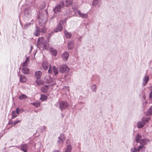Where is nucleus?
Returning <instances> with one entry per match:
<instances>
[{"label": "nucleus", "instance_id": "f257e3e1", "mask_svg": "<svg viewBox=\"0 0 152 152\" xmlns=\"http://www.w3.org/2000/svg\"><path fill=\"white\" fill-rule=\"evenodd\" d=\"M49 39L45 40L44 37H39L37 44V47L41 50H47L49 48Z\"/></svg>", "mask_w": 152, "mask_h": 152}, {"label": "nucleus", "instance_id": "f03ea898", "mask_svg": "<svg viewBox=\"0 0 152 152\" xmlns=\"http://www.w3.org/2000/svg\"><path fill=\"white\" fill-rule=\"evenodd\" d=\"M42 65L43 68L45 70H47L48 67L49 66V68L48 70V72L49 73L52 74L53 71L55 75H56L58 74V68L55 66H53V67H52L51 65H49L47 62H44L42 63Z\"/></svg>", "mask_w": 152, "mask_h": 152}, {"label": "nucleus", "instance_id": "7ed1b4c3", "mask_svg": "<svg viewBox=\"0 0 152 152\" xmlns=\"http://www.w3.org/2000/svg\"><path fill=\"white\" fill-rule=\"evenodd\" d=\"M136 142L139 143L141 145H145L149 142V140L146 138H142V137L138 134L135 138Z\"/></svg>", "mask_w": 152, "mask_h": 152}, {"label": "nucleus", "instance_id": "20e7f679", "mask_svg": "<svg viewBox=\"0 0 152 152\" xmlns=\"http://www.w3.org/2000/svg\"><path fill=\"white\" fill-rule=\"evenodd\" d=\"M38 18L39 19V24L40 26H42L45 24L47 20L46 15L40 14L38 16Z\"/></svg>", "mask_w": 152, "mask_h": 152}, {"label": "nucleus", "instance_id": "39448f33", "mask_svg": "<svg viewBox=\"0 0 152 152\" xmlns=\"http://www.w3.org/2000/svg\"><path fill=\"white\" fill-rule=\"evenodd\" d=\"M64 2H61V3L58 4H57L53 9V11L55 14H58L60 12L62 11V9L64 7Z\"/></svg>", "mask_w": 152, "mask_h": 152}, {"label": "nucleus", "instance_id": "423d86ee", "mask_svg": "<svg viewBox=\"0 0 152 152\" xmlns=\"http://www.w3.org/2000/svg\"><path fill=\"white\" fill-rule=\"evenodd\" d=\"M59 106L61 110L63 111L68 108L69 104L66 102L62 101L59 102Z\"/></svg>", "mask_w": 152, "mask_h": 152}, {"label": "nucleus", "instance_id": "0eeeda50", "mask_svg": "<svg viewBox=\"0 0 152 152\" xmlns=\"http://www.w3.org/2000/svg\"><path fill=\"white\" fill-rule=\"evenodd\" d=\"M59 70L60 72L61 73H67L69 71L70 69L67 65L64 64L62 65L60 67Z\"/></svg>", "mask_w": 152, "mask_h": 152}, {"label": "nucleus", "instance_id": "6e6552de", "mask_svg": "<svg viewBox=\"0 0 152 152\" xmlns=\"http://www.w3.org/2000/svg\"><path fill=\"white\" fill-rule=\"evenodd\" d=\"M65 23V21L62 20H61L60 21L59 24L57 28H56L55 31L56 32H57L58 31H61L62 29V24H63V23Z\"/></svg>", "mask_w": 152, "mask_h": 152}, {"label": "nucleus", "instance_id": "1a4fd4ad", "mask_svg": "<svg viewBox=\"0 0 152 152\" xmlns=\"http://www.w3.org/2000/svg\"><path fill=\"white\" fill-rule=\"evenodd\" d=\"M101 4V0H94L92 3V5L97 7H99Z\"/></svg>", "mask_w": 152, "mask_h": 152}, {"label": "nucleus", "instance_id": "9d476101", "mask_svg": "<svg viewBox=\"0 0 152 152\" xmlns=\"http://www.w3.org/2000/svg\"><path fill=\"white\" fill-rule=\"evenodd\" d=\"M58 142L60 144L62 143L64 141L65 137L64 135L63 134H61L60 136L58 137Z\"/></svg>", "mask_w": 152, "mask_h": 152}, {"label": "nucleus", "instance_id": "9b49d317", "mask_svg": "<svg viewBox=\"0 0 152 152\" xmlns=\"http://www.w3.org/2000/svg\"><path fill=\"white\" fill-rule=\"evenodd\" d=\"M149 80V76L145 75L143 78L142 85L143 86H145L148 81Z\"/></svg>", "mask_w": 152, "mask_h": 152}, {"label": "nucleus", "instance_id": "f8f14e48", "mask_svg": "<svg viewBox=\"0 0 152 152\" xmlns=\"http://www.w3.org/2000/svg\"><path fill=\"white\" fill-rule=\"evenodd\" d=\"M69 55V53L67 52H65L62 54V57L63 60L67 61L68 60Z\"/></svg>", "mask_w": 152, "mask_h": 152}, {"label": "nucleus", "instance_id": "ddd939ff", "mask_svg": "<svg viewBox=\"0 0 152 152\" xmlns=\"http://www.w3.org/2000/svg\"><path fill=\"white\" fill-rule=\"evenodd\" d=\"M77 12L79 15L82 18L86 19L88 18V14L87 13H83L79 10H77Z\"/></svg>", "mask_w": 152, "mask_h": 152}, {"label": "nucleus", "instance_id": "4468645a", "mask_svg": "<svg viewBox=\"0 0 152 152\" xmlns=\"http://www.w3.org/2000/svg\"><path fill=\"white\" fill-rule=\"evenodd\" d=\"M137 148L138 152H145V151L146 148L144 145H140Z\"/></svg>", "mask_w": 152, "mask_h": 152}, {"label": "nucleus", "instance_id": "2eb2a0df", "mask_svg": "<svg viewBox=\"0 0 152 152\" xmlns=\"http://www.w3.org/2000/svg\"><path fill=\"white\" fill-rule=\"evenodd\" d=\"M41 29L39 27H37L36 28L35 31L34 32V34L36 36H39L40 33Z\"/></svg>", "mask_w": 152, "mask_h": 152}, {"label": "nucleus", "instance_id": "dca6fc26", "mask_svg": "<svg viewBox=\"0 0 152 152\" xmlns=\"http://www.w3.org/2000/svg\"><path fill=\"white\" fill-rule=\"evenodd\" d=\"M74 46V42L72 41L69 42L68 43V47L69 49L72 50Z\"/></svg>", "mask_w": 152, "mask_h": 152}, {"label": "nucleus", "instance_id": "f3484780", "mask_svg": "<svg viewBox=\"0 0 152 152\" xmlns=\"http://www.w3.org/2000/svg\"><path fill=\"white\" fill-rule=\"evenodd\" d=\"M50 51L51 53V54L52 55H53L54 56H56L57 55V52L56 49L51 48L50 49Z\"/></svg>", "mask_w": 152, "mask_h": 152}, {"label": "nucleus", "instance_id": "a211bd4d", "mask_svg": "<svg viewBox=\"0 0 152 152\" xmlns=\"http://www.w3.org/2000/svg\"><path fill=\"white\" fill-rule=\"evenodd\" d=\"M35 76L37 79L40 78L42 75V72L40 71H38L35 72Z\"/></svg>", "mask_w": 152, "mask_h": 152}, {"label": "nucleus", "instance_id": "6ab92c4d", "mask_svg": "<svg viewBox=\"0 0 152 152\" xmlns=\"http://www.w3.org/2000/svg\"><path fill=\"white\" fill-rule=\"evenodd\" d=\"M22 71L24 74H28L29 73V69L26 67H24L22 69Z\"/></svg>", "mask_w": 152, "mask_h": 152}, {"label": "nucleus", "instance_id": "aec40b11", "mask_svg": "<svg viewBox=\"0 0 152 152\" xmlns=\"http://www.w3.org/2000/svg\"><path fill=\"white\" fill-rule=\"evenodd\" d=\"M20 149L23 151L24 152H27V145L26 144L21 145Z\"/></svg>", "mask_w": 152, "mask_h": 152}, {"label": "nucleus", "instance_id": "412c9836", "mask_svg": "<svg viewBox=\"0 0 152 152\" xmlns=\"http://www.w3.org/2000/svg\"><path fill=\"white\" fill-rule=\"evenodd\" d=\"M145 124V122H144L142 120V121L138 122L137 124V127L138 128H140L143 127Z\"/></svg>", "mask_w": 152, "mask_h": 152}, {"label": "nucleus", "instance_id": "4be33fe9", "mask_svg": "<svg viewBox=\"0 0 152 152\" xmlns=\"http://www.w3.org/2000/svg\"><path fill=\"white\" fill-rule=\"evenodd\" d=\"M20 80L21 82L24 83L26 82L27 81V79L26 77L24 76L21 75L20 78Z\"/></svg>", "mask_w": 152, "mask_h": 152}, {"label": "nucleus", "instance_id": "5701e85b", "mask_svg": "<svg viewBox=\"0 0 152 152\" xmlns=\"http://www.w3.org/2000/svg\"><path fill=\"white\" fill-rule=\"evenodd\" d=\"M48 89V85H45L43 86L41 88V90L42 92L43 93H46Z\"/></svg>", "mask_w": 152, "mask_h": 152}, {"label": "nucleus", "instance_id": "b1692460", "mask_svg": "<svg viewBox=\"0 0 152 152\" xmlns=\"http://www.w3.org/2000/svg\"><path fill=\"white\" fill-rule=\"evenodd\" d=\"M31 104L36 107H38L40 106V102H36L33 103H31Z\"/></svg>", "mask_w": 152, "mask_h": 152}, {"label": "nucleus", "instance_id": "393cba45", "mask_svg": "<svg viewBox=\"0 0 152 152\" xmlns=\"http://www.w3.org/2000/svg\"><path fill=\"white\" fill-rule=\"evenodd\" d=\"M147 115H152V106L149 108L146 114Z\"/></svg>", "mask_w": 152, "mask_h": 152}, {"label": "nucleus", "instance_id": "a878e982", "mask_svg": "<svg viewBox=\"0 0 152 152\" xmlns=\"http://www.w3.org/2000/svg\"><path fill=\"white\" fill-rule=\"evenodd\" d=\"M27 98V96L24 94H22L20 95L18 99L20 100H22L23 99H26Z\"/></svg>", "mask_w": 152, "mask_h": 152}, {"label": "nucleus", "instance_id": "bb28decb", "mask_svg": "<svg viewBox=\"0 0 152 152\" xmlns=\"http://www.w3.org/2000/svg\"><path fill=\"white\" fill-rule=\"evenodd\" d=\"M30 11L28 10L27 9H26L24 11V15L26 16H27L28 15H30Z\"/></svg>", "mask_w": 152, "mask_h": 152}, {"label": "nucleus", "instance_id": "cd10ccee", "mask_svg": "<svg viewBox=\"0 0 152 152\" xmlns=\"http://www.w3.org/2000/svg\"><path fill=\"white\" fill-rule=\"evenodd\" d=\"M72 149V146L71 145H68L67 148L65 152H71Z\"/></svg>", "mask_w": 152, "mask_h": 152}, {"label": "nucleus", "instance_id": "c85d7f7f", "mask_svg": "<svg viewBox=\"0 0 152 152\" xmlns=\"http://www.w3.org/2000/svg\"><path fill=\"white\" fill-rule=\"evenodd\" d=\"M12 119L15 118V117L17 116L18 115L16 113L15 111H13L12 112Z\"/></svg>", "mask_w": 152, "mask_h": 152}, {"label": "nucleus", "instance_id": "c756f323", "mask_svg": "<svg viewBox=\"0 0 152 152\" xmlns=\"http://www.w3.org/2000/svg\"><path fill=\"white\" fill-rule=\"evenodd\" d=\"M64 33L65 36L67 37V38H69L71 36V33L68 32V31L66 30L65 31Z\"/></svg>", "mask_w": 152, "mask_h": 152}, {"label": "nucleus", "instance_id": "7c9ffc66", "mask_svg": "<svg viewBox=\"0 0 152 152\" xmlns=\"http://www.w3.org/2000/svg\"><path fill=\"white\" fill-rule=\"evenodd\" d=\"M150 119V117L148 118H145L143 117L142 118V121L144 122H145V124L148 121H149Z\"/></svg>", "mask_w": 152, "mask_h": 152}, {"label": "nucleus", "instance_id": "2f4dec72", "mask_svg": "<svg viewBox=\"0 0 152 152\" xmlns=\"http://www.w3.org/2000/svg\"><path fill=\"white\" fill-rule=\"evenodd\" d=\"M49 79V80L47 81V83H49L52 81V80H53L52 78L49 76L46 77L45 78V80H47V79Z\"/></svg>", "mask_w": 152, "mask_h": 152}, {"label": "nucleus", "instance_id": "473e14b6", "mask_svg": "<svg viewBox=\"0 0 152 152\" xmlns=\"http://www.w3.org/2000/svg\"><path fill=\"white\" fill-rule=\"evenodd\" d=\"M96 86L95 84H94L91 86V89L93 91L96 92Z\"/></svg>", "mask_w": 152, "mask_h": 152}, {"label": "nucleus", "instance_id": "72a5a7b5", "mask_svg": "<svg viewBox=\"0 0 152 152\" xmlns=\"http://www.w3.org/2000/svg\"><path fill=\"white\" fill-rule=\"evenodd\" d=\"M47 96L44 95H41L40 99L42 101H44L45 100H46L47 99Z\"/></svg>", "mask_w": 152, "mask_h": 152}, {"label": "nucleus", "instance_id": "f704fd0d", "mask_svg": "<svg viewBox=\"0 0 152 152\" xmlns=\"http://www.w3.org/2000/svg\"><path fill=\"white\" fill-rule=\"evenodd\" d=\"M131 152H137L138 151V148L137 149L135 147L132 148L130 149Z\"/></svg>", "mask_w": 152, "mask_h": 152}, {"label": "nucleus", "instance_id": "c9c22d12", "mask_svg": "<svg viewBox=\"0 0 152 152\" xmlns=\"http://www.w3.org/2000/svg\"><path fill=\"white\" fill-rule=\"evenodd\" d=\"M64 89L66 91V94L69 93V88L68 87H65L64 88Z\"/></svg>", "mask_w": 152, "mask_h": 152}, {"label": "nucleus", "instance_id": "e433bc0d", "mask_svg": "<svg viewBox=\"0 0 152 152\" xmlns=\"http://www.w3.org/2000/svg\"><path fill=\"white\" fill-rule=\"evenodd\" d=\"M31 24V23H26L25 25L24 26V28H25L26 29V28H28V27H29Z\"/></svg>", "mask_w": 152, "mask_h": 152}, {"label": "nucleus", "instance_id": "4c0bfd02", "mask_svg": "<svg viewBox=\"0 0 152 152\" xmlns=\"http://www.w3.org/2000/svg\"><path fill=\"white\" fill-rule=\"evenodd\" d=\"M28 60L27 58L26 59V60L25 61H24L22 64V66L23 67L26 66L27 64V61Z\"/></svg>", "mask_w": 152, "mask_h": 152}, {"label": "nucleus", "instance_id": "58836bf2", "mask_svg": "<svg viewBox=\"0 0 152 152\" xmlns=\"http://www.w3.org/2000/svg\"><path fill=\"white\" fill-rule=\"evenodd\" d=\"M46 30L45 28L44 27H42L41 29V32H42V33H45L46 31Z\"/></svg>", "mask_w": 152, "mask_h": 152}, {"label": "nucleus", "instance_id": "ea45409f", "mask_svg": "<svg viewBox=\"0 0 152 152\" xmlns=\"http://www.w3.org/2000/svg\"><path fill=\"white\" fill-rule=\"evenodd\" d=\"M36 83L38 85H41V82L40 80H36Z\"/></svg>", "mask_w": 152, "mask_h": 152}, {"label": "nucleus", "instance_id": "a19ab883", "mask_svg": "<svg viewBox=\"0 0 152 152\" xmlns=\"http://www.w3.org/2000/svg\"><path fill=\"white\" fill-rule=\"evenodd\" d=\"M46 129V127L45 126H44L42 128H41L42 132H43L45 131Z\"/></svg>", "mask_w": 152, "mask_h": 152}, {"label": "nucleus", "instance_id": "79ce46f5", "mask_svg": "<svg viewBox=\"0 0 152 152\" xmlns=\"http://www.w3.org/2000/svg\"><path fill=\"white\" fill-rule=\"evenodd\" d=\"M20 122V120H18V121H15L14 122V125H15L16 124H18V123Z\"/></svg>", "mask_w": 152, "mask_h": 152}, {"label": "nucleus", "instance_id": "37998d69", "mask_svg": "<svg viewBox=\"0 0 152 152\" xmlns=\"http://www.w3.org/2000/svg\"><path fill=\"white\" fill-rule=\"evenodd\" d=\"M16 113H17V114L18 115L19 114V108H17L16 109Z\"/></svg>", "mask_w": 152, "mask_h": 152}, {"label": "nucleus", "instance_id": "c03bdc74", "mask_svg": "<svg viewBox=\"0 0 152 152\" xmlns=\"http://www.w3.org/2000/svg\"><path fill=\"white\" fill-rule=\"evenodd\" d=\"M149 97L151 99H152V91L150 93Z\"/></svg>", "mask_w": 152, "mask_h": 152}, {"label": "nucleus", "instance_id": "a18cd8bd", "mask_svg": "<svg viewBox=\"0 0 152 152\" xmlns=\"http://www.w3.org/2000/svg\"><path fill=\"white\" fill-rule=\"evenodd\" d=\"M69 139H68V140H67L66 141V144H67L69 143Z\"/></svg>", "mask_w": 152, "mask_h": 152}, {"label": "nucleus", "instance_id": "49530a36", "mask_svg": "<svg viewBox=\"0 0 152 152\" xmlns=\"http://www.w3.org/2000/svg\"><path fill=\"white\" fill-rule=\"evenodd\" d=\"M52 152H60V151H59L58 150H54V151H53Z\"/></svg>", "mask_w": 152, "mask_h": 152}, {"label": "nucleus", "instance_id": "de8ad7c7", "mask_svg": "<svg viewBox=\"0 0 152 152\" xmlns=\"http://www.w3.org/2000/svg\"><path fill=\"white\" fill-rule=\"evenodd\" d=\"M32 48H33V47L31 45V50H32Z\"/></svg>", "mask_w": 152, "mask_h": 152}, {"label": "nucleus", "instance_id": "09e8293b", "mask_svg": "<svg viewBox=\"0 0 152 152\" xmlns=\"http://www.w3.org/2000/svg\"><path fill=\"white\" fill-rule=\"evenodd\" d=\"M152 89V85L150 87Z\"/></svg>", "mask_w": 152, "mask_h": 152}, {"label": "nucleus", "instance_id": "8fccbe9b", "mask_svg": "<svg viewBox=\"0 0 152 152\" xmlns=\"http://www.w3.org/2000/svg\"><path fill=\"white\" fill-rule=\"evenodd\" d=\"M79 40L80 41H80H81V40H80V38H79Z\"/></svg>", "mask_w": 152, "mask_h": 152}, {"label": "nucleus", "instance_id": "3c124183", "mask_svg": "<svg viewBox=\"0 0 152 152\" xmlns=\"http://www.w3.org/2000/svg\"><path fill=\"white\" fill-rule=\"evenodd\" d=\"M53 17H52V18H50V19H53Z\"/></svg>", "mask_w": 152, "mask_h": 152}]
</instances>
